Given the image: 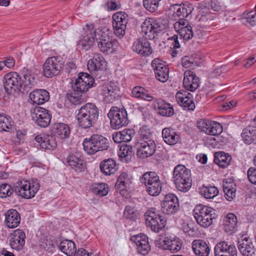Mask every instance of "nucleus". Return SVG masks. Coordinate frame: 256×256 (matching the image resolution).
Returning a JSON list of instances; mask_svg holds the SVG:
<instances>
[{
    "label": "nucleus",
    "instance_id": "obj_1",
    "mask_svg": "<svg viewBox=\"0 0 256 256\" xmlns=\"http://www.w3.org/2000/svg\"><path fill=\"white\" fill-rule=\"evenodd\" d=\"M194 7L190 3L182 4L171 5L168 10V14L172 20L176 21L174 28L176 32L184 40H188L194 36L193 31L189 22L185 18L191 14Z\"/></svg>",
    "mask_w": 256,
    "mask_h": 256
},
{
    "label": "nucleus",
    "instance_id": "obj_2",
    "mask_svg": "<svg viewBox=\"0 0 256 256\" xmlns=\"http://www.w3.org/2000/svg\"><path fill=\"white\" fill-rule=\"evenodd\" d=\"M99 116V109L94 104L87 103L78 110L76 119L79 126L84 129L94 126Z\"/></svg>",
    "mask_w": 256,
    "mask_h": 256
},
{
    "label": "nucleus",
    "instance_id": "obj_3",
    "mask_svg": "<svg viewBox=\"0 0 256 256\" xmlns=\"http://www.w3.org/2000/svg\"><path fill=\"white\" fill-rule=\"evenodd\" d=\"M168 23L166 19L160 18H148L142 22L141 28L142 32L149 40H153L155 34L158 35L162 32L166 30L168 27Z\"/></svg>",
    "mask_w": 256,
    "mask_h": 256
},
{
    "label": "nucleus",
    "instance_id": "obj_4",
    "mask_svg": "<svg viewBox=\"0 0 256 256\" xmlns=\"http://www.w3.org/2000/svg\"><path fill=\"white\" fill-rule=\"evenodd\" d=\"M173 180L178 190L187 192L192 186L191 172L184 166L177 165L173 171Z\"/></svg>",
    "mask_w": 256,
    "mask_h": 256
},
{
    "label": "nucleus",
    "instance_id": "obj_5",
    "mask_svg": "<svg viewBox=\"0 0 256 256\" xmlns=\"http://www.w3.org/2000/svg\"><path fill=\"white\" fill-rule=\"evenodd\" d=\"M82 144L85 152L89 154H94L98 151L107 150L110 143L104 136L94 134L89 138H86Z\"/></svg>",
    "mask_w": 256,
    "mask_h": 256
},
{
    "label": "nucleus",
    "instance_id": "obj_6",
    "mask_svg": "<svg viewBox=\"0 0 256 256\" xmlns=\"http://www.w3.org/2000/svg\"><path fill=\"white\" fill-rule=\"evenodd\" d=\"M198 14L196 18V26L206 28L214 24L213 21L217 16L214 12H212L207 4L201 2L198 4Z\"/></svg>",
    "mask_w": 256,
    "mask_h": 256
},
{
    "label": "nucleus",
    "instance_id": "obj_7",
    "mask_svg": "<svg viewBox=\"0 0 256 256\" xmlns=\"http://www.w3.org/2000/svg\"><path fill=\"white\" fill-rule=\"evenodd\" d=\"M193 213L198 224L204 228H208L212 225L213 220L216 218L214 210L202 204L196 206Z\"/></svg>",
    "mask_w": 256,
    "mask_h": 256
},
{
    "label": "nucleus",
    "instance_id": "obj_8",
    "mask_svg": "<svg viewBox=\"0 0 256 256\" xmlns=\"http://www.w3.org/2000/svg\"><path fill=\"white\" fill-rule=\"evenodd\" d=\"M140 183L144 184L146 192L152 196H158L162 190V183L155 172H148L140 178Z\"/></svg>",
    "mask_w": 256,
    "mask_h": 256
},
{
    "label": "nucleus",
    "instance_id": "obj_9",
    "mask_svg": "<svg viewBox=\"0 0 256 256\" xmlns=\"http://www.w3.org/2000/svg\"><path fill=\"white\" fill-rule=\"evenodd\" d=\"M21 76L16 72H10L4 78V86L5 92L9 96L17 97L21 92Z\"/></svg>",
    "mask_w": 256,
    "mask_h": 256
},
{
    "label": "nucleus",
    "instance_id": "obj_10",
    "mask_svg": "<svg viewBox=\"0 0 256 256\" xmlns=\"http://www.w3.org/2000/svg\"><path fill=\"white\" fill-rule=\"evenodd\" d=\"M108 116L110 120L111 126L114 129H119L128 123V114L124 107L112 106Z\"/></svg>",
    "mask_w": 256,
    "mask_h": 256
},
{
    "label": "nucleus",
    "instance_id": "obj_11",
    "mask_svg": "<svg viewBox=\"0 0 256 256\" xmlns=\"http://www.w3.org/2000/svg\"><path fill=\"white\" fill-rule=\"evenodd\" d=\"M144 216L146 226L156 232H158L166 225V220L162 216L157 214L154 208H151L147 210L144 214Z\"/></svg>",
    "mask_w": 256,
    "mask_h": 256
},
{
    "label": "nucleus",
    "instance_id": "obj_12",
    "mask_svg": "<svg viewBox=\"0 0 256 256\" xmlns=\"http://www.w3.org/2000/svg\"><path fill=\"white\" fill-rule=\"evenodd\" d=\"M40 188L37 180L23 181L18 183L15 188L16 193L22 198L30 199L33 198Z\"/></svg>",
    "mask_w": 256,
    "mask_h": 256
},
{
    "label": "nucleus",
    "instance_id": "obj_13",
    "mask_svg": "<svg viewBox=\"0 0 256 256\" xmlns=\"http://www.w3.org/2000/svg\"><path fill=\"white\" fill-rule=\"evenodd\" d=\"M128 15L124 12H118L112 16V27L114 34L118 38L124 37L126 34V25L128 23Z\"/></svg>",
    "mask_w": 256,
    "mask_h": 256
},
{
    "label": "nucleus",
    "instance_id": "obj_14",
    "mask_svg": "<svg viewBox=\"0 0 256 256\" xmlns=\"http://www.w3.org/2000/svg\"><path fill=\"white\" fill-rule=\"evenodd\" d=\"M63 66L60 58L58 56H51L46 59L43 64L42 74L46 78H52L58 75Z\"/></svg>",
    "mask_w": 256,
    "mask_h": 256
},
{
    "label": "nucleus",
    "instance_id": "obj_15",
    "mask_svg": "<svg viewBox=\"0 0 256 256\" xmlns=\"http://www.w3.org/2000/svg\"><path fill=\"white\" fill-rule=\"evenodd\" d=\"M84 33L78 41L77 46L84 50H88L94 44L96 40L95 29L92 24H86L84 28Z\"/></svg>",
    "mask_w": 256,
    "mask_h": 256
},
{
    "label": "nucleus",
    "instance_id": "obj_16",
    "mask_svg": "<svg viewBox=\"0 0 256 256\" xmlns=\"http://www.w3.org/2000/svg\"><path fill=\"white\" fill-rule=\"evenodd\" d=\"M101 94L104 96V101L112 103L120 98V88L117 84L112 82H106L101 88Z\"/></svg>",
    "mask_w": 256,
    "mask_h": 256
},
{
    "label": "nucleus",
    "instance_id": "obj_17",
    "mask_svg": "<svg viewBox=\"0 0 256 256\" xmlns=\"http://www.w3.org/2000/svg\"><path fill=\"white\" fill-rule=\"evenodd\" d=\"M198 127L202 132L212 136L218 135L223 130L220 123L206 119H201L198 121Z\"/></svg>",
    "mask_w": 256,
    "mask_h": 256
},
{
    "label": "nucleus",
    "instance_id": "obj_18",
    "mask_svg": "<svg viewBox=\"0 0 256 256\" xmlns=\"http://www.w3.org/2000/svg\"><path fill=\"white\" fill-rule=\"evenodd\" d=\"M162 211L166 214L171 215L176 212L179 210V200L174 194H166L161 203Z\"/></svg>",
    "mask_w": 256,
    "mask_h": 256
},
{
    "label": "nucleus",
    "instance_id": "obj_19",
    "mask_svg": "<svg viewBox=\"0 0 256 256\" xmlns=\"http://www.w3.org/2000/svg\"><path fill=\"white\" fill-rule=\"evenodd\" d=\"M32 120L41 128H46L50 124L52 116L48 110L42 107H36L32 114Z\"/></svg>",
    "mask_w": 256,
    "mask_h": 256
},
{
    "label": "nucleus",
    "instance_id": "obj_20",
    "mask_svg": "<svg viewBox=\"0 0 256 256\" xmlns=\"http://www.w3.org/2000/svg\"><path fill=\"white\" fill-rule=\"evenodd\" d=\"M151 66L158 80L164 82L168 80L169 68L164 61L158 58H155L152 61Z\"/></svg>",
    "mask_w": 256,
    "mask_h": 256
},
{
    "label": "nucleus",
    "instance_id": "obj_21",
    "mask_svg": "<svg viewBox=\"0 0 256 256\" xmlns=\"http://www.w3.org/2000/svg\"><path fill=\"white\" fill-rule=\"evenodd\" d=\"M21 93L27 94L36 84L35 74L32 70L24 68L22 71Z\"/></svg>",
    "mask_w": 256,
    "mask_h": 256
},
{
    "label": "nucleus",
    "instance_id": "obj_22",
    "mask_svg": "<svg viewBox=\"0 0 256 256\" xmlns=\"http://www.w3.org/2000/svg\"><path fill=\"white\" fill-rule=\"evenodd\" d=\"M94 84V78L88 73H80L76 80L72 88L78 92H86Z\"/></svg>",
    "mask_w": 256,
    "mask_h": 256
},
{
    "label": "nucleus",
    "instance_id": "obj_23",
    "mask_svg": "<svg viewBox=\"0 0 256 256\" xmlns=\"http://www.w3.org/2000/svg\"><path fill=\"white\" fill-rule=\"evenodd\" d=\"M136 148L138 156L141 158H146L153 155L156 150V144L154 140L138 142Z\"/></svg>",
    "mask_w": 256,
    "mask_h": 256
},
{
    "label": "nucleus",
    "instance_id": "obj_24",
    "mask_svg": "<svg viewBox=\"0 0 256 256\" xmlns=\"http://www.w3.org/2000/svg\"><path fill=\"white\" fill-rule=\"evenodd\" d=\"M239 251L243 256H255L256 249L249 237L240 238L237 243Z\"/></svg>",
    "mask_w": 256,
    "mask_h": 256
},
{
    "label": "nucleus",
    "instance_id": "obj_25",
    "mask_svg": "<svg viewBox=\"0 0 256 256\" xmlns=\"http://www.w3.org/2000/svg\"><path fill=\"white\" fill-rule=\"evenodd\" d=\"M8 238L12 248L19 251L22 249L25 244L26 234L22 230H16L11 233Z\"/></svg>",
    "mask_w": 256,
    "mask_h": 256
},
{
    "label": "nucleus",
    "instance_id": "obj_26",
    "mask_svg": "<svg viewBox=\"0 0 256 256\" xmlns=\"http://www.w3.org/2000/svg\"><path fill=\"white\" fill-rule=\"evenodd\" d=\"M214 252L215 256H237L238 254L236 246L224 241L219 242L215 246Z\"/></svg>",
    "mask_w": 256,
    "mask_h": 256
},
{
    "label": "nucleus",
    "instance_id": "obj_27",
    "mask_svg": "<svg viewBox=\"0 0 256 256\" xmlns=\"http://www.w3.org/2000/svg\"><path fill=\"white\" fill-rule=\"evenodd\" d=\"M176 98L178 102L186 110H193L195 104L192 99V95L186 90H180L176 92Z\"/></svg>",
    "mask_w": 256,
    "mask_h": 256
},
{
    "label": "nucleus",
    "instance_id": "obj_28",
    "mask_svg": "<svg viewBox=\"0 0 256 256\" xmlns=\"http://www.w3.org/2000/svg\"><path fill=\"white\" fill-rule=\"evenodd\" d=\"M144 38H139L135 42L132 46V50L141 56H150L153 52L150 42L148 40V38L146 36Z\"/></svg>",
    "mask_w": 256,
    "mask_h": 256
},
{
    "label": "nucleus",
    "instance_id": "obj_29",
    "mask_svg": "<svg viewBox=\"0 0 256 256\" xmlns=\"http://www.w3.org/2000/svg\"><path fill=\"white\" fill-rule=\"evenodd\" d=\"M106 63L104 58L100 54H95L92 58L88 62V70L93 73L97 72H104L106 69Z\"/></svg>",
    "mask_w": 256,
    "mask_h": 256
},
{
    "label": "nucleus",
    "instance_id": "obj_30",
    "mask_svg": "<svg viewBox=\"0 0 256 256\" xmlns=\"http://www.w3.org/2000/svg\"><path fill=\"white\" fill-rule=\"evenodd\" d=\"M131 240L136 245V250L138 254L144 256L149 253L150 246L146 235L140 234L134 236L131 238Z\"/></svg>",
    "mask_w": 256,
    "mask_h": 256
},
{
    "label": "nucleus",
    "instance_id": "obj_31",
    "mask_svg": "<svg viewBox=\"0 0 256 256\" xmlns=\"http://www.w3.org/2000/svg\"><path fill=\"white\" fill-rule=\"evenodd\" d=\"M200 78L190 70L184 73L183 84L186 89L191 92L195 91L200 86Z\"/></svg>",
    "mask_w": 256,
    "mask_h": 256
},
{
    "label": "nucleus",
    "instance_id": "obj_32",
    "mask_svg": "<svg viewBox=\"0 0 256 256\" xmlns=\"http://www.w3.org/2000/svg\"><path fill=\"white\" fill-rule=\"evenodd\" d=\"M159 245V247L163 250H168L171 252L174 253L181 249L182 244L179 238L170 236L166 237Z\"/></svg>",
    "mask_w": 256,
    "mask_h": 256
},
{
    "label": "nucleus",
    "instance_id": "obj_33",
    "mask_svg": "<svg viewBox=\"0 0 256 256\" xmlns=\"http://www.w3.org/2000/svg\"><path fill=\"white\" fill-rule=\"evenodd\" d=\"M65 164L79 172L84 171L86 168V162L80 156L74 154H70L66 157Z\"/></svg>",
    "mask_w": 256,
    "mask_h": 256
},
{
    "label": "nucleus",
    "instance_id": "obj_34",
    "mask_svg": "<svg viewBox=\"0 0 256 256\" xmlns=\"http://www.w3.org/2000/svg\"><path fill=\"white\" fill-rule=\"evenodd\" d=\"M29 97L33 104L40 105L48 101L50 94L46 90L36 89L30 94Z\"/></svg>",
    "mask_w": 256,
    "mask_h": 256
},
{
    "label": "nucleus",
    "instance_id": "obj_35",
    "mask_svg": "<svg viewBox=\"0 0 256 256\" xmlns=\"http://www.w3.org/2000/svg\"><path fill=\"white\" fill-rule=\"evenodd\" d=\"M4 223L6 226L10 228L17 227L20 224V214L14 209L7 210L5 214Z\"/></svg>",
    "mask_w": 256,
    "mask_h": 256
},
{
    "label": "nucleus",
    "instance_id": "obj_36",
    "mask_svg": "<svg viewBox=\"0 0 256 256\" xmlns=\"http://www.w3.org/2000/svg\"><path fill=\"white\" fill-rule=\"evenodd\" d=\"M237 218L232 213L228 214L223 220V230L228 234H232L236 230Z\"/></svg>",
    "mask_w": 256,
    "mask_h": 256
},
{
    "label": "nucleus",
    "instance_id": "obj_37",
    "mask_svg": "<svg viewBox=\"0 0 256 256\" xmlns=\"http://www.w3.org/2000/svg\"><path fill=\"white\" fill-rule=\"evenodd\" d=\"M100 172L105 176L114 174L118 170L116 161L112 158H108L102 160L100 164Z\"/></svg>",
    "mask_w": 256,
    "mask_h": 256
},
{
    "label": "nucleus",
    "instance_id": "obj_38",
    "mask_svg": "<svg viewBox=\"0 0 256 256\" xmlns=\"http://www.w3.org/2000/svg\"><path fill=\"white\" fill-rule=\"evenodd\" d=\"M192 248L197 256H208L210 248L206 242L202 240H196L193 241Z\"/></svg>",
    "mask_w": 256,
    "mask_h": 256
},
{
    "label": "nucleus",
    "instance_id": "obj_39",
    "mask_svg": "<svg viewBox=\"0 0 256 256\" xmlns=\"http://www.w3.org/2000/svg\"><path fill=\"white\" fill-rule=\"evenodd\" d=\"M52 134L60 138H68L70 134V128L68 126L64 123H55L51 128Z\"/></svg>",
    "mask_w": 256,
    "mask_h": 256
},
{
    "label": "nucleus",
    "instance_id": "obj_40",
    "mask_svg": "<svg viewBox=\"0 0 256 256\" xmlns=\"http://www.w3.org/2000/svg\"><path fill=\"white\" fill-rule=\"evenodd\" d=\"M154 107H157L158 114L162 116L169 117L174 114V108L171 105L162 99L156 100Z\"/></svg>",
    "mask_w": 256,
    "mask_h": 256
},
{
    "label": "nucleus",
    "instance_id": "obj_41",
    "mask_svg": "<svg viewBox=\"0 0 256 256\" xmlns=\"http://www.w3.org/2000/svg\"><path fill=\"white\" fill-rule=\"evenodd\" d=\"M162 136L164 142L171 146L176 144L180 140L179 135L170 128H166L162 130Z\"/></svg>",
    "mask_w": 256,
    "mask_h": 256
},
{
    "label": "nucleus",
    "instance_id": "obj_42",
    "mask_svg": "<svg viewBox=\"0 0 256 256\" xmlns=\"http://www.w3.org/2000/svg\"><path fill=\"white\" fill-rule=\"evenodd\" d=\"M214 162L222 168L227 167L232 161V156L224 152H218L214 154Z\"/></svg>",
    "mask_w": 256,
    "mask_h": 256
},
{
    "label": "nucleus",
    "instance_id": "obj_43",
    "mask_svg": "<svg viewBox=\"0 0 256 256\" xmlns=\"http://www.w3.org/2000/svg\"><path fill=\"white\" fill-rule=\"evenodd\" d=\"M60 250L68 256H73L76 252V246L72 240H65L59 245Z\"/></svg>",
    "mask_w": 256,
    "mask_h": 256
},
{
    "label": "nucleus",
    "instance_id": "obj_44",
    "mask_svg": "<svg viewBox=\"0 0 256 256\" xmlns=\"http://www.w3.org/2000/svg\"><path fill=\"white\" fill-rule=\"evenodd\" d=\"M132 183L131 178L126 172H122L118 178L115 186L120 192L124 191L128 188Z\"/></svg>",
    "mask_w": 256,
    "mask_h": 256
},
{
    "label": "nucleus",
    "instance_id": "obj_45",
    "mask_svg": "<svg viewBox=\"0 0 256 256\" xmlns=\"http://www.w3.org/2000/svg\"><path fill=\"white\" fill-rule=\"evenodd\" d=\"M242 137L244 142L248 144H256V129L250 127L244 130Z\"/></svg>",
    "mask_w": 256,
    "mask_h": 256
},
{
    "label": "nucleus",
    "instance_id": "obj_46",
    "mask_svg": "<svg viewBox=\"0 0 256 256\" xmlns=\"http://www.w3.org/2000/svg\"><path fill=\"white\" fill-rule=\"evenodd\" d=\"M118 156L121 161L128 162L134 156L132 148L128 145L122 146L120 148Z\"/></svg>",
    "mask_w": 256,
    "mask_h": 256
},
{
    "label": "nucleus",
    "instance_id": "obj_47",
    "mask_svg": "<svg viewBox=\"0 0 256 256\" xmlns=\"http://www.w3.org/2000/svg\"><path fill=\"white\" fill-rule=\"evenodd\" d=\"M132 94L134 98H142L147 101L150 102L154 100V97L148 94L147 90L140 86H136L134 88Z\"/></svg>",
    "mask_w": 256,
    "mask_h": 256
},
{
    "label": "nucleus",
    "instance_id": "obj_48",
    "mask_svg": "<svg viewBox=\"0 0 256 256\" xmlns=\"http://www.w3.org/2000/svg\"><path fill=\"white\" fill-rule=\"evenodd\" d=\"M98 44V46L100 50L106 54H111L116 50V44L112 39L108 40H104L99 42Z\"/></svg>",
    "mask_w": 256,
    "mask_h": 256
},
{
    "label": "nucleus",
    "instance_id": "obj_49",
    "mask_svg": "<svg viewBox=\"0 0 256 256\" xmlns=\"http://www.w3.org/2000/svg\"><path fill=\"white\" fill-rule=\"evenodd\" d=\"M200 194L207 199L213 198L218 194V190L214 186H205L200 188Z\"/></svg>",
    "mask_w": 256,
    "mask_h": 256
},
{
    "label": "nucleus",
    "instance_id": "obj_50",
    "mask_svg": "<svg viewBox=\"0 0 256 256\" xmlns=\"http://www.w3.org/2000/svg\"><path fill=\"white\" fill-rule=\"evenodd\" d=\"M110 30L106 27H104L100 29L98 28L96 30H95V38L97 43L112 40V38L110 36Z\"/></svg>",
    "mask_w": 256,
    "mask_h": 256
},
{
    "label": "nucleus",
    "instance_id": "obj_51",
    "mask_svg": "<svg viewBox=\"0 0 256 256\" xmlns=\"http://www.w3.org/2000/svg\"><path fill=\"white\" fill-rule=\"evenodd\" d=\"M82 92H78L77 90L70 91L68 92L66 96L68 100L72 104L78 105L84 102V98L82 95Z\"/></svg>",
    "mask_w": 256,
    "mask_h": 256
},
{
    "label": "nucleus",
    "instance_id": "obj_52",
    "mask_svg": "<svg viewBox=\"0 0 256 256\" xmlns=\"http://www.w3.org/2000/svg\"><path fill=\"white\" fill-rule=\"evenodd\" d=\"M12 122L10 118L0 114V132L12 130L13 126Z\"/></svg>",
    "mask_w": 256,
    "mask_h": 256
},
{
    "label": "nucleus",
    "instance_id": "obj_53",
    "mask_svg": "<svg viewBox=\"0 0 256 256\" xmlns=\"http://www.w3.org/2000/svg\"><path fill=\"white\" fill-rule=\"evenodd\" d=\"M139 140L138 142L148 141L153 140L152 134L150 130L147 126H142L138 130Z\"/></svg>",
    "mask_w": 256,
    "mask_h": 256
},
{
    "label": "nucleus",
    "instance_id": "obj_54",
    "mask_svg": "<svg viewBox=\"0 0 256 256\" xmlns=\"http://www.w3.org/2000/svg\"><path fill=\"white\" fill-rule=\"evenodd\" d=\"M92 192L100 196H105L108 193V188L104 183L95 184L92 188Z\"/></svg>",
    "mask_w": 256,
    "mask_h": 256
},
{
    "label": "nucleus",
    "instance_id": "obj_55",
    "mask_svg": "<svg viewBox=\"0 0 256 256\" xmlns=\"http://www.w3.org/2000/svg\"><path fill=\"white\" fill-rule=\"evenodd\" d=\"M56 146L54 138L50 135H46L43 142L41 144V148L46 150L54 149Z\"/></svg>",
    "mask_w": 256,
    "mask_h": 256
},
{
    "label": "nucleus",
    "instance_id": "obj_56",
    "mask_svg": "<svg viewBox=\"0 0 256 256\" xmlns=\"http://www.w3.org/2000/svg\"><path fill=\"white\" fill-rule=\"evenodd\" d=\"M14 192L10 185L7 184H2L0 185V198H5L10 196Z\"/></svg>",
    "mask_w": 256,
    "mask_h": 256
},
{
    "label": "nucleus",
    "instance_id": "obj_57",
    "mask_svg": "<svg viewBox=\"0 0 256 256\" xmlns=\"http://www.w3.org/2000/svg\"><path fill=\"white\" fill-rule=\"evenodd\" d=\"M254 12L250 11L249 12H245L242 14V18L246 20V21L250 24L251 26L256 25V16Z\"/></svg>",
    "mask_w": 256,
    "mask_h": 256
},
{
    "label": "nucleus",
    "instance_id": "obj_58",
    "mask_svg": "<svg viewBox=\"0 0 256 256\" xmlns=\"http://www.w3.org/2000/svg\"><path fill=\"white\" fill-rule=\"evenodd\" d=\"M181 64L186 68H192L197 64V62L192 56H185L182 58Z\"/></svg>",
    "mask_w": 256,
    "mask_h": 256
},
{
    "label": "nucleus",
    "instance_id": "obj_59",
    "mask_svg": "<svg viewBox=\"0 0 256 256\" xmlns=\"http://www.w3.org/2000/svg\"><path fill=\"white\" fill-rule=\"evenodd\" d=\"M123 142H129L134 136L135 132L132 129H124L121 131Z\"/></svg>",
    "mask_w": 256,
    "mask_h": 256
},
{
    "label": "nucleus",
    "instance_id": "obj_60",
    "mask_svg": "<svg viewBox=\"0 0 256 256\" xmlns=\"http://www.w3.org/2000/svg\"><path fill=\"white\" fill-rule=\"evenodd\" d=\"M124 216L128 219L134 220L137 217V214L134 210L130 206H126L125 208Z\"/></svg>",
    "mask_w": 256,
    "mask_h": 256
},
{
    "label": "nucleus",
    "instance_id": "obj_61",
    "mask_svg": "<svg viewBox=\"0 0 256 256\" xmlns=\"http://www.w3.org/2000/svg\"><path fill=\"white\" fill-rule=\"evenodd\" d=\"M109 10H115L120 8V2L119 0H109L106 4Z\"/></svg>",
    "mask_w": 256,
    "mask_h": 256
},
{
    "label": "nucleus",
    "instance_id": "obj_62",
    "mask_svg": "<svg viewBox=\"0 0 256 256\" xmlns=\"http://www.w3.org/2000/svg\"><path fill=\"white\" fill-rule=\"evenodd\" d=\"M207 4L208 8L211 7V9L215 12H219L222 9V6L218 0H207L204 2Z\"/></svg>",
    "mask_w": 256,
    "mask_h": 256
},
{
    "label": "nucleus",
    "instance_id": "obj_63",
    "mask_svg": "<svg viewBox=\"0 0 256 256\" xmlns=\"http://www.w3.org/2000/svg\"><path fill=\"white\" fill-rule=\"evenodd\" d=\"M247 174L249 181L256 185V168H250L248 170Z\"/></svg>",
    "mask_w": 256,
    "mask_h": 256
},
{
    "label": "nucleus",
    "instance_id": "obj_64",
    "mask_svg": "<svg viewBox=\"0 0 256 256\" xmlns=\"http://www.w3.org/2000/svg\"><path fill=\"white\" fill-rule=\"evenodd\" d=\"M223 190L236 188V185L232 180L230 179H224L223 181Z\"/></svg>",
    "mask_w": 256,
    "mask_h": 256
}]
</instances>
